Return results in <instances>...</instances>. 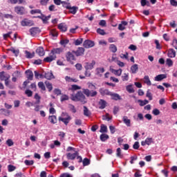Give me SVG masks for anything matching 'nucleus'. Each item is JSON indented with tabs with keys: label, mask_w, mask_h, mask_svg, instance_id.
Segmentation results:
<instances>
[{
	"label": "nucleus",
	"mask_w": 177,
	"mask_h": 177,
	"mask_svg": "<svg viewBox=\"0 0 177 177\" xmlns=\"http://www.w3.org/2000/svg\"><path fill=\"white\" fill-rule=\"evenodd\" d=\"M58 28L61 31H63V32H66V31H67V25H66L65 24H63V23L59 24L58 25Z\"/></svg>",
	"instance_id": "nucleus-22"
},
{
	"label": "nucleus",
	"mask_w": 177,
	"mask_h": 177,
	"mask_svg": "<svg viewBox=\"0 0 177 177\" xmlns=\"http://www.w3.org/2000/svg\"><path fill=\"white\" fill-rule=\"evenodd\" d=\"M73 53H74L77 57L82 56L84 53H85V48L79 47L77 50H73Z\"/></svg>",
	"instance_id": "nucleus-7"
},
{
	"label": "nucleus",
	"mask_w": 177,
	"mask_h": 177,
	"mask_svg": "<svg viewBox=\"0 0 177 177\" xmlns=\"http://www.w3.org/2000/svg\"><path fill=\"white\" fill-rule=\"evenodd\" d=\"M138 102L140 103V106H146V104H149V100H138Z\"/></svg>",
	"instance_id": "nucleus-37"
},
{
	"label": "nucleus",
	"mask_w": 177,
	"mask_h": 177,
	"mask_svg": "<svg viewBox=\"0 0 177 177\" xmlns=\"http://www.w3.org/2000/svg\"><path fill=\"white\" fill-rule=\"evenodd\" d=\"M77 156H78V151H75L74 153H67L66 157L68 160H75Z\"/></svg>",
	"instance_id": "nucleus-18"
},
{
	"label": "nucleus",
	"mask_w": 177,
	"mask_h": 177,
	"mask_svg": "<svg viewBox=\"0 0 177 177\" xmlns=\"http://www.w3.org/2000/svg\"><path fill=\"white\" fill-rule=\"evenodd\" d=\"M24 163L26 164V165H34V160H26Z\"/></svg>",
	"instance_id": "nucleus-60"
},
{
	"label": "nucleus",
	"mask_w": 177,
	"mask_h": 177,
	"mask_svg": "<svg viewBox=\"0 0 177 177\" xmlns=\"http://www.w3.org/2000/svg\"><path fill=\"white\" fill-rule=\"evenodd\" d=\"M64 8L68 9L71 6L67 1H62V4Z\"/></svg>",
	"instance_id": "nucleus-54"
},
{
	"label": "nucleus",
	"mask_w": 177,
	"mask_h": 177,
	"mask_svg": "<svg viewBox=\"0 0 177 177\" xmlns=\"http://www.w3.org/2000/svg\"><path fill=\"white\" fill-rule=\"evenodd\" d=\"M53 60H56V55L50 53L48 57L44 59V62H46V63H50Z\"/></svg>",
	"instance_id": "nucleus-11"
},
{
	"label": "nucleus",
	"mask_w": 177,
	"mask_h": 177,
	"mask_svg": "<svg viewBox=\"0 0 177 177\" xmlns=\"http://www.w3.org/2000/svg\"><path fill=\"white\" fill-rule=\"evenodd\" d=\"M83 167H86L91 164V160L88 159V158H86L83 160Z\"/></svg>",
	"instance_id": "nucleus-42"
},
{
	"label": "nucleus",
	"mask_w": 177,
	"mask_h": 177,
	"mask_svg": "<svg viewBox=\"0 0 177 177\" xmlns=\"http://www.w3.org/2000/svg\"><path fill=\"white\" fill-rule=\"evenodd\" d=\"M83 93L86 95L87 97H95L97 95V91L93 90H89L88 88H83Z\"/></svg>",
	"instance_id": "nucleus-3"
},
{
	"label": "nucleus",
	"mask_w": 177,
	"mask_h": 177,
	"mask_svg": "<svg viewBox=\"0 0 177 177\" xmlns=\"http://www.w3.org/2000/svg\"><path fill=\"white\" fill-rule=\"evenodd\" d=\"M21 24L23 27L34 26V22L30 19H24L21 21Z\"/></svg>",
	"instance_id": "nucleus-8"
},
{
	"label": "nucleus",
	"mask_w": 177,
	"mask_h": 177,
	"mask_svg": "<svg viewBox=\"0 0 177 177\" xmlns=\"http://www.w3.org/2000/svg\"><path fill=\"white\" fill-rule=\"evenodd\" d=\"M25 74H26V78L28 80L32 81L34 78V73L31 70L26 71Z\"/></svg>",
	"instance_id": "nucleus-12"
},
{
	"label": "nucleus",
	"mask_w": 177,
	"mask_h": 177,
	"mask_svg": "<svg viewBox=\"0 0 177 177\" xmlns=\"http://www.w3.org/2000/svg\"><path fill=\"white\" fill-rule=\"evenodd\" d=\"M144 82L147 84V85H151V82L150 81V78L149 75H146L144 77Z\"/></svg>",
	"instance_id": "nucleus-39"
},
{
	"label": "nucleus",
	"mask_w": 177,
	"mask_h": 177,
	"mask_svg": "<svg viewBox=\"0 0 177 177\" xmlns=\"http://www.w3.org/2000/svg\"><path fill=\"white\" fill-rule=\"evenodd\" d=\"M84 64L85 70H93V68L95 67V65L96 64V62L93 60L91 63L86 62Z\"/></svg>",
	"instance_id": "nucleus-9"
},
{
	"label": "nucleus",
	"mask_w": 177,
	"mask_h": 177,
	"mask_svg": "<svg viewBox=\"0 0 177 177\" xmlns=\"http://www.w3.org/2000/svg\"><path fill=\"white\" fill-rule=\"evenodd\" d=\"M62 52H63V48H53L51 50L50 55H60Z\"/></svg>",
	"instance_id": "nucleus-21"
},
{
	"label": "nucleus",
	"mask_w": 177,
	"mask_h": 177,
	"mask_svg": "<svg viewBox=\"0 0 177 177\" xmlns=\"http://www.w3.org/2000/svg\"><path fill=\"white\" fill-rule=\"evenodd\" d=\"M166 64H167L169 67H172V66H174V62H172V59L167 58L166 59Z\"/></svg>",
	"instance_id": "nucleus-46"
},
{
	"label": "nucleus",
	"mask_w": 177,
	"mask_h": 177,
	"mask_svg": "<svg viewBox=\"0 0 177 177\" xmlns=\"http://www.w3.org/2000/svg\"><path fill=\"white\" fill-rule=\"evenodd\" d=\"M38 86L41 91H46V88L45 87V84H44L43 82H39L38 83Z\"/></svg>",
	"instance_id": "nucleus-47"
},
{
	"label": "nucleus",
	"mask_w": 177,
	"mask_h": 177,
	"mask_svg": "<svg viewBox=\"0 0 177 177\" xmlns=\"http://www.w3.org/2000/svg\"><path fill=\"white\" fill-rule=\"evenodd\" d=\"M46 88L48 89V91L50 92L52 89H53V86H52V84L49 82H45Z\"/></svg>",
	"instance_id": "nucleus-45"
},
{
	"label": "nucleus",
	"mask_w": 177,
	"mask_h": 177,
	"mask_svg": "<svg viewBox=\"0 0 177 177\" xmlns=\"http://www.w3.org/2000/svg\"><path fill=\"white\" fill-rule=\"evenodd\" d=\"M103 73H104V68H97L95 69V75L97 77H102Z\"/></svg>",
	"instance_id": "nucleus-20"
},
{
	"label": "nucleus",
	"mask_w": 177,
	"mask_h": 177,
	"mask_svg": "<svg viewBox=\"0 0 177 177\" xmlns=\"http://www.w3.org/2000/svg\"><path fill=\"white\" fill-rule=\"evenodd\" d=\"M151 143H153V138H148L145 141L141 142L142 146H146V145H147L148 146H150Z\"/></svg>",
	"instance_id": "nucleus-17"
},
{
	"label": "nucleus",
	"mask_w": 177,
	"mask_h": 177,
	"mask_svg": "<svg viewBox=\"0 0 177 177\" xmlns=\"http://www.w3.org/2000/svg\"><path fill=\"white\" fill-rule=\"evenodd\" d=\"M36 53L38 55V56H45V50H44V47H38L36 49Z\"/></svg>",
	"instance_id": "nucleus-15"
},
{
	"label": "nucleus",
	"mask_w": 177,
	"mask_h": 177,
	"mask_svg": "<svg viewBox=\"0 0 177 177\" xmlns=\"http://www.w3.org/2000/svg\"><path fill=\"white\" fill-rule=\"evenodd\" d=\"M5 85L7 86V88H9V89H15V86L10 84L9 80H5Z\"/></svg>",
	"instance_id": "nucleus-33"
},
{
	"label": "nucleus",
	"mask_w": 177,
	"mask_h": 177,
	"mask_svg": "<svg viewBox=\"0 0 177 177\" xmlns=\"http://www.w3.org/2000/svg\"><path fill=\"white\" fill-rule=\"evenodd\" d=\"M165 78H167V75L165 74H161V75H158L156 77H155V81H162V80H165Z\"/></svg>",
	"instance_id": "nucleus-24"
},
{
	"label": "nucleus",
	"mask_w": 177,
	"mask_h": 177,
	"mask_svg": "<svg viewBox=\"0 0 177 177\" xmlns=\"http://www.w3.org/2000/svg\"><path fill=\"white\" fill-rule=\"evenodd\" d=\"M132 86H133L132 84H129L126 86V90L127 91V92H129V93H135V90L133 89V87H132Z\"/></svg>",
	"instance_id": "nucleus-30"
},
{
	"label": "nucleus",
	"mask_w": 177,
	"mask_h": 177,
	"mask_svg": "<svg viewBox=\"0 0 177 177\" xmlns=\"http://www.w3.org/2000/svg\"><path fill=\"white\" fill-rule=\"evenodd\" d=\"M109 138V135L107 134H101L100 136V140H102V142H106Z\"/></svg>",
	"instance_id": "nucleus-35"
},
{
	"label": "nucleus",
	"mask_w": 177,
	"mask_h": 177,
	"mask_svg": "<svg viewBox=\"0 0 177 177\" xmlns=\"http://www.w3.org/2000/svg\"><path fill=\"white\" fill-rule=\"evenodd\" d=\"M84 48L89 49V48H93L95 46V42L92 40H85L83 43Z\"/></svg>",
	"instance_id": "nucleus-6"
},
{
	"label": "nucleus",
	"mask_w": 177,
	"mask_h": 177,
	"mask_svg": "<svg viewBox=\"0 0 177 177\" xmlns=\"http://www.w3.org/2000/svg\"><path fill=\"white\" fill-rule=\"evenodd\" d=\"M68 107L70 109V110L72 111V113H77V109H75V106H74V105L73 104H69Z\"/></svg>",
	"instance_id": "nucleus-58"
},
{
	"label": "nucleus",
	"mask_w": 177,
	"mask_h": 177,
	"mask_svg": "<svg viewBox=\"0 0 177 177\" xmlns=\"http://www.w3.org/2000/svg\"><path fill=\"white\" fill-rule=\"evenodd\" d=\"M59 121H62L65 125H68V122L71 121V116L66 113H62V116L59 117Z\"/></svg>",
	"instance_id": "nucleus-2"
},
{
	"label": "nucleus",
	"mask_w": 177,
	"mask_h": 177,
	"mask_svg": "<svg viewBox=\"0 0 177 177\" xmlns=\"http://www.w3.org/2000/svg\"><path fill=\"white\" fill-rule=\"evenodd\" d=\"M65 80L67 82H77L78 80H77V79H73L69 76H66L65 77Z\"/></svg>",
	"instance_id": "nucleus-40"
},
{
	"label": "nucleus",
	"mask_w": 177,
	"mask_h": 177,
	"mask_svg": "<svg viewBox=\"0 0 177 177\" xmlns=\"http://www.w3.org/2000/svg\"><path fill=\"white\" fill-rule=\"evenodd\" d=\"M146 96L149 99V100H153V95L150 93V90L147 91Z\"/></svg>",
	"instance_id": "nucleus-57"
},
{
	"label": "nucleus",
	"mask_w": 177,
	"mask_h": 177,
	"mask_svg": "<svg viewBox=\"0 0 177 177\" xmlns=\"http://www.w3.org/2000/svg\"><path fill=\"white\" fill-rule=\"evenodd\" d=\"M59 177H73L70 174L68 173H64L60 175Z\"/></svg>",
	"instance_id": "nucleus-64"
},
{
	"label": "nucleus",
	"mask_w": 177,
	"mask_h": 177,
	"mask_svg": "<svg viewBox=\"0 0 177 177\" xmlns=\"http://www.w3.org/2000/svg\"><path fill=\"white\" fill-rule=\"evenodd\" d=\"M100 132H101V133H103V132H107V127L104 124H102L100 127Z\"/></svg>",
	"instance_id": "nucleus-49"
},
{
	"label": "nucleus",
	"mask_w": 177,
	"mask_h": 177,
	"mask_svg": "<svg viewBox=\"0 0 177 177\" xmlns=\"http://www.w3.org/2000/svg\"><path fill=\"white\" fill-rule=\"evenodd\" d=\"M69 97H68L67 95H63L62 97H61V102H64L66 100H68Z\"/></svg>",
	"instance_id": "nucleus-62"
},
{
	"label": "nucleus",
	"mask_w": 177,
	"mask_h": 177,
	"mask_svg": "<svg viewBox=\"0 0 177 177\" xmlns=\"http://www.w3.org/2000/svg\"><path fill=\"white\" fill-rule=\"evenodd\" d=\"M6 145L9 147H11V146H13V145H15V142H13V140H12V139H8L6 140Z\"/></svg>",
	"instance_id": "nucleus-55"
},
{
	"label": "nucleus",
	"mask_w": 177,
	"mask_h": 177,
	"mask_svg": "<svg viewBox=\"0 0 177 177\" xmlns=\"http://www.w3.org/2000/svg\"><path fill=\"white\" fill-rule=\"evenodd\" d=\"M168 57L174 58L176 56V51L174 48H169L167 53Z\"/></svg>",
	"instance_id": "nucleus-19"
},
{
	"label": "nucleus",
	"mask_w": 177,
	"mask_h": 177,
	"mask_svg": "<svg viewBox=\"0 0 177 177\" xmlns=\"http://www.w3.org/2000/svg\"><path fill=\"white\" fill-rule=\"evenodd\" d=\"M131 73L132 74H136L138 70H139V67L138 66V64H135L131 67Z\"/></svg>",
	"instance_id": "nucleus-29"
},
{
	"label": "nucleus",
	"mask_w": 177,
	"mask_h": 177,
	"mask_svg": "<svg viewBox=\"0 0 177 177\" xmlns=\"http://www.w3.org/2000/svg\"><path fill=\"white\" fill-rule=\"evenodd\" d=\"M78 89H81V86L77 84H73L71 86V91H78Z\"/></svg>",
	"instance_id": "nucleus-56"
},
{
	"label": "nucleus",
	"mask_w": 177,
	"mask_h": 177,
	"mask_svg": "<svg viewBox=\"0 0 177 177\" xmlns=\"http://www.w3.org/2000/svg\"><path fill=\"white\" fill-rule=\"evenodd\" d=\"M15 12L17 15H26V8L23 6H17L15 7Z\"/></svg>",
	"instance_id": "nucleus-5"
},
{
	"label": "nucleus",
	"mask_w": 177,
	"mask_h": 177,
	"mask_svg": "<svg viewBox=\"0 0 177 177\" xmlns=\"http://www.w3.org/2000/svg\"><path fill=\"white\" fill-rule=\"evenodd\" d=\"M84 41V39L82 38H79L77 39H76L75 41H74V44L76 46H78V45H81V44H82Z\"/></svg>",
	"instance_id": "nucleus-44"
},
{
	"label": "nucleus",
	"mask_w": 177,
	"mask_h": 177,
	"mask_svg": "<svg viewBox=\"0 0 177 177\" xmlns=\"http://www.w3.org/2000/svg\"><path fill=\"white\" fill-rule=\"evenodd\" d=\"M109 50L113 53H115V52H117V46L114 44H111L109 46Z\"/></svg>",
	"instance_id": "nucleus-41"
},
{
	"label": "nucleus",
	"mask_w": 177,
	"mask_h": 177,
	"mask_svg": "<svg viewBox=\"0 0 177 177\" xmlns=\"http://www.w3.org/2000/svg\"><path fill=\"white\" fill-rule=\"evenodd\" d=\"M48 120L51 124H56L57 122V118L56 115H51L48 117Z\"/></svg>",
	"instance_id": "nucleus-27"
},
{
	"label": "nucleus",
	"mask_w": 177,
	"mask_h": 177,
	"mask_svg": "<svg viewBox=\"0 0 177 177\" xmlns=\"http://www.w3.org/2000/svg\"><path fill=\"white\" fill-rule=\"evenodd\" d=\"M66 61L71 63V64H74V62H73V60H76L75 55H74V53L71 51H68L66 53Z\"/></svg>",
	"instance_id": "nucleus-4"
},
{
	"label": "nucleus",
	"mask_w": 177,
	"mask_h": 177,
	"mask_svg": "<svg viewBox=\"0 0 177 177\" xmlns=\"http://www.w3.org/2000/svg\"><path fill=\"white\" fill-rule=\"evenodd\" d=\"M68 42H70V40L66 39H62L60 41V44L62 45V46H66V45H67V44H68Z\"/></svg>",
	"instance_id": "nucleus-50"
},
{
	"label": "nucleus",
	"mask_w": 177,
	"mask_h": 177,
	"mask_svg": "<svg viewBox=\"0 0 177 177\" xmlns=\"http://www.w3.org/2000/svg\"><path fill=\"white\" fill-rule=\"evenodd\" d=\"M97 34H100V35H106V32H104V30L101 28L97 29Z\"/></svg>",
	"instance_id": "nucleus-53"
},
{
	"label": "nucleus",
	"mask_w": 177,
	"mask_h": 177,
	"mask_svg": "<svg viewBox=\"0 0 177 177\" xmlns=\"http://www.w3.org/2000/svg\"><path fill=\"white\" fill-rule=\"evenodd\" d=\"M10 78V75L5 73L4 71L0 72V80L5 81V80H9Z\"/></svg>",
	"instance_id": "nucleus-14"
},
{
	"label": "nucleus",
	"mask_w": 177,
	"mask_h": 177,
	"mask_svg": "<svg viewBox=\"0 0 177 177\" xmlns=\"http://www.w3.org/2000/svg\"><path fill=\"white\" fill-rule=\"evenodd\" d=\"M122 81H128L129 80V75L128 73H124V75L122 76Z\"/></svg>",
	"instance_id": "nucleus-52"
},
{
	"label": "nucleus",
	"mask_w": 177,
	"mask_h": 177,
	"mask_svg": "<svg viewBox=\"0 0 177 177\" xmlns=\"http://www.w3.org/2000/svg\"><path fill=\"white\" fill-rule=\"evenodd\" d=\"M10 52H12V53L15 54V56H16V57H17V56H19V54L20 53V51L19 50H16L13 48L10 49Z\"/></svg>",
	"instance_id": "nucleus-43"
},
{
	"label": "nucleus",
	"mask_w": 177,
	"mask_h": 177,
	"mask_svg": "<svg viewBox=\"0 0 177 177\" xmlns=\"http://www.w3.org/2000/svg\"><path fill=\"white\" fill-rule=\"evenodd\" d=\"M106 102L105 100H100V102H99V106H100V109L101 110H103V109H106Z\"/></svg>",
	"instance_id": "nucleus-26"
},
{
	"label": "nucleus",
	"mask_w": 177,
	"mask_h": 177,
	"mask_svg": "<svg viewBox=\"0 0 177 177\" xmlns=\"http://www.w3.org/2000/svg\"><path fill=\"white\" fill-rule=\"evenodd\" d=\"M48 10H50V12H55V10H57V9L56 8V6L51 5L49 6Z\"/></svg>",
	"instance_id": "nucleus-59"
},
{
	"label": "nucleus",
	"mask_w": 177,
	"mask_h": 177,
	"mask_svg": "<svg viewBox=\"0 0 177 177\" xmlns=\"http://www.w3.org/2000/svg\"><path fill=\"white\" fill-rule=\"evenodd\" d=\"M50 35H52V37H57V32H56L55 30H51L50 31Z\"/></svg>",
	"instance_id": "nucleus-61"
},
{
	"label": "nucleus",
	"mask_w": 177,
	"mask_h": 177,
	"mask_svg": "<svg viewBox=\"0 0 177 177\" xmlns=\"http://www.w3.org/2000/svg\"><path fill=\"white\" fill-rule=\"evenodd\" d=\"M122 120H123L124 124H125V125H127V127H131V120L128 119L127 116H124L122 118Z\"/></svg>",
	"instance_id": "nucleus-25"
},
{
	"label": "nucleus",
	"mask_w": 177,
	"mask_h": 177,
	"mask_svg": "<svg viewBox=\"0 0 177 177\" xmlns=\"http://www.w3.org/2000/svg\"><path fill=\"white\" fill-rule=\"evenodd\" d=\"M29 31L32 37H35L37 34H39L41 32V30H39V28H32Z\"/></svg>",
	"instance_id": "nucleus-13"
},
{
	"label": "nucleus",
	"mask_w": 177,
	"mask_h": 177,
	"mask_svg": "<svg viewBox=\"0 0 177 177\" xmlns=\"http://www.w3.org/2000/svg\"><path fill=\"white\" fill-rule=\"evenodd\" d=\"M116 156L119 158H122V157H124V155H122V152L121 151V148H118L116 149Z\"/></svg>",
	"instance_id": "nucleus-36"
},
{
	"label": "nucleus",
	"mask_w": 177,
	"mask_h": 177,
	"mask_svg": "<svg viewBox=\"0 0 177 177\" xmlns=\"http://www.w3.org/2000/svg\"><path fill=\"white\" fill-rule=\"evenodd\" d=\"M91 111H89V109H88V107H86V106H84V115H85L86 117H89V115H91Z\"/></svg>",
	"instance_id": "nucleus-34"
},
{
	"label": "nucleus",
	"mask_w": 177,
	"mask_h": 177,
	"mask_svg": "<svg viewBox=\"0 0 177 177\" xmlns=\"http://www.w3.org/2000/svg\"><path fill=\"white\" fill-rule=\"evenodd\" d=\"M49 19H50V15H48L47 17L45 15H43V17H41V20L44 24H47L48 20H49Z\"/></svg>",
	"instance_id": "nucleus-38"
},
{
	"label": "nucleus",
	"mask_w": 177,
	"mask_h": 177,
	"mask_svg": "<svg viewBox=\"0 0 177 177\" xmlns=\"http://www.w3.org/2000/svg\"><path fill=\"white\" fill-rule=\"evenodd\" d=\"M8 172H13L16 169V167L12 165H9L8 166Z\"/></svg>",
	"instance_id": "nucleus-51"
},
{
	"label": "nucleus",
	"mask_w": 177,
	"mask_h": 177,
	"mask_svg": "<svg viewBox=\"0 0 177 177\" xmlns=\"http://www.w3.org/2000/svg\"><path fill=\"white\" fill-rule=\"evenodd\" d=\"M68 9L69 10L70 13H71L72 15H75V13H77V11L78 10L77 7L76 6L71 7V6Z\"/></svg>",
	"instance_id": "nucleus-28"
},
{
	"label": "nucleus",
	"mask_w": 177,
	"mask_h": 177,
	"mask_svg": "<svg viewBox=\"0 0 177 177\" xmlns=\"http://www.w3.org/2000/svg\"><path fill=\"white\" fill-rule=\"evenodd\" d=\"M71 99L73 102H81L83 104L86 103V97L84 95V91H79L76 94H71Z\"/></svg>",
	"instance_id": "nucleus-1"
},
{
	"label": "nucleus",
	"mask_w": 177,
	"mask_h": 177,
	"mask_svg": "<svg viewBox=\"0 0 177 177\" xmlns=\"http://www.w3.org/2000/svg\"><path fill=\"white\" fill-rule=\"evenodd\" d=\"M44 78H46V80H53L55 76L52 72H47L44 75Z\"/></svg>",
	"instance_id": "nucleus-23"
},
{
	"label": "nucleus",
	"mask_w": 177,
	"mask_h": 177,
	"mask_svg": "<svg viewBox=\"0 0 177 177\" xmlns=\"http://www.w3.org/2000/svg\"><path fill=\"white\" fill-rule=\"evenodd\" d=\"M102 120L110 121V120H111V118L109 117V113H106V115L102 116Z\"/></svg>",
	"instance_id": "nucleus-63"
},
{
	"label": "nucleus",
	"mask_w": 177,
	"mask_h": 177,
	"mask_svg": "<svg viewBox=\"0 0 177 177\" xmlns=\"http://www.w3.org/2000/svg\"><path fill=\"white\" fill-rule=\"evenodd\" d=\"M150 6V2L147 0H141V6Z\"/></svg>",
	"instance_id": "nucleus-48"
},
{
	"label": "nucleus",
	"mask_w": 177,
	"mask_h": 177,
	"mask_svg": "<svg viewBox=\"0 0 177 177\" xmlns=\"http://www.w3.org/2000/svg\"><path fill=\"white\" fill-rule=\"evenodd\" d=\"M25 55H26V57L27 59H32V57H34L35 53H31L26 50L25 51Z\"/></svg>",
	"instance_id": "nucleus-32"
},
{
	"label": "nucleus",
	"mask_w": 177,
	"mask_h": 177,
	"mask_svg": "<svg viewBox=\"0 0 177 177\" xmlns=\"http://www.w3.org/2000/svg\"><path fill=\"white\" fill-rule=\"evenodd\" d=\"M109 96H111L112 100H121L122 98H121V96L115 93H111L109 94Z\"/></svg>",
	"instance_id": "nucleus-16"
},
{
	"label": "nucleus",
	"mask_w": 177,
	"mask_h": 177,
	"mask_svg": "<svg viewBox=\"0 0 177 177\" xmlns=\"http://www.w3.org/2000/svg\"><path fill=\"white\" fill-rule=\"evenodd\" d=\"M99 92L102 96H110L111 91H109L107 88H101L99 89Z\"/></svg>",
	"instance_id": "nucleus-10"
},
{
	"label": "nucleus",
	"mask_w": 177,
	"mask_h": 177,
	"mask_svg": "<svg viewBox=\"0 0 177 177\" xmlns=\"http://www.w3.org/2000/svg\"><path fill=\"white\" fill-rule=\"evenodd\" d=\"M0 111H1V113H3V115H5L6 117H9V115H10V111L9 110L1 109Z\"/></svg>",
	"instance_id": "nucleus-31"
}]
</instances>
